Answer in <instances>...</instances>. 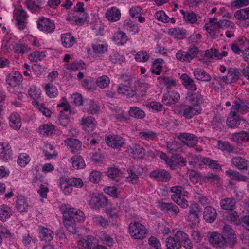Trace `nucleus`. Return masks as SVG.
Here are the masks:
<instances>
[{
  "label": "nucleus",
  "mask_w": 249,
  "mask_h": 249,
  "mask_svg": "<svg viewBox=\"0 0 249 249\" xmlns=\"http://www.w3.org/2000/svg\"><path fill=\"white\" fill-rule=\"evenodd\" d=\"M199 49L197 47L193 46L188 48L187 51L178 50L176 54V58L181 62H189L193 58L197 56Z\"/></svg>",
  "instance_id": "obj_1"
},
{
  "label": "nucleus",
  "mask_w": 249,
  "mask_h": 249,
  "mask_svg": "<svg viewBox=\"0 0 249 249\" xmlns=\"http://www.w3.org/2000/svg\"><path fill=\"white\" fill-rule=\"evenodd\" d=\"M129 230L131 236L135 239L142 240L146 237V229L139 222L130 223Z\"/></svg>",
  "instance_id": "obj_2"
},
{
  "label": "nucleus",
  "mask_w": 249,
  "mask_h": 249,
  "mask_svg": "<svg viewBox=\"0 0 249 249\" xmlns=\"http://www.w3.org/2000/svg\"><path fill=\"white\" fill-rule=\"evenodd\" d=\"M64 220H69L74 222H83L85 219L84 213L75 208L66 209L63 213Z\"/></svg>",
  "instance_id": "obj_3"
},
{
  "label": "nucleus",
  "mask_w": 249,
  "mask_h": 249,
  "mask_svg": "<svg viewBox=\"0 0 249 249\" xmlns=\"http://www.w3.org/2000/svg\"><path fill=\"white\" fill-rule=\"evenodd\" d=\"M209 242L213 247L222 249H225V238L220 233L216 232H209L207 235Z\"/></svg>",
  "instance_id": "obj_4"
},
{
  "label": "nucleus",
  "mask_w": 249,
  "mask_h": 249,
  "mask_svg": "<svg viewBox=\"0 0 249 249\" xmlns=\"http://www.w3.org/2000/svg\"><path fill=\"white\" fill-rule=\"evenodd\" d=\"M108 204L107 199L101 194H93L89 201V204L92 209H99L104 208Z\"/></svg>",
  "instance_id": "obj_5"
},
{
  "label": "nucleus",
  "mask_w": 249,
  "mask_h": 249,
  "mask_svg": "<svg viewBox=\"0 0 249 249\" xmlns=\"http://www.w3.org/2000/svg\"><path fill=\"white\" fill-rule=\"evenodd\" d=\"M186 100L193 106L199 107L203 103V97L199 90L188 91L186 95Z\"/></svg>",
  "instance_id": "obj_6"
},
{
  "label": "nucleus",
  "mask_w": 249,
  "mask_h": 249,
  "mask_svg": "<svg viewBox=\"0 0 249 249\" xmlns=\"http://www.w3.org/2000/svg\"><path fill=\"white\" fill-rule=\"evenodd\" d=\"M149 177L162 182H168L172 178L170 172L163 169H157L152 171L149 174Z\"/></svg>",
  "instance_id": "obj_7"
},
{
  "label": "nucleus",
  "mask_w": 249,
  "mask_h": 249,
  "mask_svg": "<svg viewBox=\"0 0 249 249\" xmlns=\"http://www.w3.org/2000/svg\"><path fill=\"white\" fill-rule=\"evenodd\" d=\"M38 29L47 33H52L55 28L54 22L50 19L41 17L37 22Z\"/></svg>",
  "instance_id": "obj_8"
},
{
  "label": "nucleus",
  "mask_w": 249,
  "mask_h": 249,
  "mask_svg": "<svg viewBox=\"0 0 249 249\" xmlns=\"http://www.w3.org/2000/svg\"><path fill=\"white\" fill-rule=\"evenodd\" d=\"M106 143L110 147L119 149L124 145L125 140L119 135H109L106 137Z\"/></svg>",
  "instance_id": "obj_9"
},
{
  "label": "nucleus",
  "mask_w": 249,
  "mask_h": 249,
  "mask_svg": "<svg viewBox=\"0 0 249 249\" xmlns=\"http://www.w3.org/2000/svg\"><path fill=\"white\" fill-rule=\"evenodd\" d=\"M174 238L179 243L180 246H183L186 249H191L193 244L188 237V234L182 231H178L174 235Z\"/></svg>",
  "instance_id": "obj_10"
},
{
  "label": "nucleus",
  "mask_w": 249,
  "mask_h": 249,
  "mask_svg": "<svg viewBox=\"0 0 249 249\" xmlns=\"http://www.w3.org/2000/svg\"><path fill=\"white\" fill-rule=\"evenodd\" d=\"M178 138L181 142L189 147L196 146L198 142L197 137L192 134L180 133L178 135Z\"/></svg>",
  "instance_id": "obj_11"
},
{
  "label": "nucleus",
  "mask_w": 249,
  "mask_h": 249,
  "mask_svg": "<svg viewBox=\"0 0 249 249\" xmlns=\"http://www.w3.org/2000/svg\"><path fill=\"white\" fill-rule=\"evenodd\" d=\"M179 99L180 95L178 92L169 90L163 95L162 102L164 105L170 106L177 103Z\"/></svg>",
  "instance_id": "obj_12"
},
{
  "label": "nucleus",
  "mask_w": 249,
  "mask_h": 249,
  "mask_svg": "<svg viewBox=\"0 0 249 249\" xmlns=\"http://www.w3.org/2000/svg\"><path fill=\"white\" fill-rule=\"evenodd\" d=\"M139 170H140V168L138 166L127 169V172L128 176L126 178V180L131 184H137L139 181L138 176L141 174ZM141 170H142V169H141Z\"/></svg>",
  "instance_id": "obj_13"
},
{
  "label": "nucleus",
  "mask_w": 249,
  "mask_h": 249,
  "mask_svg": "<svg viewBox=\"0 0 249 249\" xmlns=\"http://www.w3.org/2000/svg\"><path fill=\"white\" fill-rule=\"evenodd\" d=\"M84 109L89 114H96L100 110V107L93 100L86 99L84 102Z\"/></svg>",
  "instance_id": "obj_14"
},
{
  "label": "nucleus",
  "mask_w": 249,
  "mask_h": 249,
  "mask_svg": "<svg viewBox=\"0 0 249 249\" xmlns=\"http://www.w3.org/2000/svg\"><path fill=\"white\" fill-rule=\"evenodd\" d=\"M202 108L200 107H194L192 106H185L182 109V115L185 119H190L200 114Z\"/></svg>",
  "instance_id": "obj_15"
},
{
  "label": "nucleus",
  "mask_w": 249,
  "mask_h": 249,
  "mask_svg": "<svg viewBox=\"0 0 249 249\" xmlns=\"http://www.w3.org/2000/svg\"><path fill=\"white\" fill-rule=\"evenodd\" d=\"M217 216L216 210L211 206H206L203 211L204 219L208 223L214 221Z\"/></svg>",
  "instance_id": "obj_16"
},
{
  "label": "nucleus",
  "mask_w": 249,
  "mask_h": 249,
  "mask_svg": "<svg viewBox=\"0 0 249 249\" xmlns=\"http://www.w3.org/2000/svg\"><path fill=\"white\" fill-rule=\"evenodd\" d=\"M158 207L162 212L168 213H172L177 215L179 212L178 207L172 203L159 202Z\"/></svg>",
  "instance_id": "obj_17"
},
{
  "label": "nucleus",
  "mask_w": 249,
  "mask_h": 249,
  "mask_svg": "<svg viewBox=\"0 0 249 249\" xmlns=\"http://www.w3.org/2000/svg\"><path fill=\"white\" fill-rule=\"evenodd\" d=\"M231 163L233 166L240 170H247L249 166V162L245 159L240 156L232 158Z\"/></svg>",
  "instance_id": "obj_18"
},
{
  "label": "nucleus",
  "mask_w": 249,
  "mask_h": 249,
  "mask_svg": "<svg viewBox=\"0 0 249 249\" xmlns=\"http://www.w3.org/2000/svg\"><path fill=\"white\" fill-rule=\"evenodd\" d=\"M12 152L11 147L6 143H0V159L7 161L12 159Z\"/></svg>",
  "instance_id": "obj_19"
},
{
  "label": "nucleus",
  "mask_w": 249,
  "mask_h": 249,
  "mask_svg": "<svg viewBox=\"0 0 249 249\" xmlns=\"http://www.w3.org/2000/svg\"><path fill=\"white\" fill-rule=\"evenodd\" d=\"M17 25L20 30L24 29L26 25L27 14L23 9L18 10L15 14Z\"/></svg>",
  "instance_id": "obj_20"
},
{
  "label": "nucleus",
  "mask_w": 249,
  "mask_h": 249,
  "mask_svg": "<svg viewBox=\"0 0 249 249\" xmlns=\"http://www.w3.org/2000/svg\"><path fill=\"white\" fill-rule=\"evenodd\" d=\"M61 41L62 46L66 48H71L76 43V39L70 32L62 34Z\"/></svg>",
  "instance_id": "obj_21"
},
{
  "label": "nucleus",
  "mask_w": 249,
  "mask_h": 249,
  "mask_svg": "<svg viewBox=\"0 0 249 249\" xmlns=\"http://www.w3.org/2000/svg\"><path fill=\"white\" fill-rule=\"evenodd\" d=\"M22 79V75L18 71H15L7 75L6 82L10 86L15 87L20 84Z\"/></svg>",
  "instance_id": "obj_22"
},
{
  "label": "nucleus",
  "mask_w": 249,
  "mask_h": 249,
  "mask_svg": "<svg viewBox=\"0 0 249 249\" xmlns=\"http://www.w3.org/2000/svg\"><path fill=\"white\" fill-rule=\"evenodd\" d=\"M231 139L237 143H242L249 141V133L245 131L231 135Z\"/></svg>",
  "instance_id": "obj_23"
},
{
  "label": "nucleus",
  "mask_w": 249,
  "mask_h": 249,
  "mask_svg": "<svg viewBox=\"0 0 249 249\" xmlns=\"http://www.w3.org/2000/svg\"><path fill=\"white\" fill-rule=\"evenodd\" d=\"M65 143L73 153H79L82 150V143L78 139L74 138H68L65 141Z\"/></svg>",
  "instance_id": "obj_24"
},
{
  "label": "nucleus",
  "mask_w": 249,
  "mask_h": 249,
  "mask_svg": "<svg viewBox=\"0 0 249 249\" xmlns=\"http://www.w3.org/2000/svg\"><path fill=\"white\" fill-rule=\"evenodd\" d=\"M128 153L133 155L134 158H143L145 155V150L140 145L132 143L127 148Z\"/></svg>",
  "instance_id": "obj_25"
},
{
  "label": "nucleus",
  "mask_w": 249,
  "mask_h": 249,
  "mask_svg": "<svg viewBox=\"0 0 249 249\" xmlns=\"http://www.w3.org/2000/svg\"><path fill=\"white\" fill-rule=\"evenodd\" d=\"M106 18L109 21L115 22L119 20L121 13L119 9L116 7H112L107 9L105 14Z\"/></svg>",
  "instance_id": "obj_26"
},
{
  "label": "nucleus",
  "mask_w": 249,
  "mask_h": 249,
  "mask_svg": "<svg viewBox=\"0 0 249 249\" xmlns=\"http://www.w3.org/2000/svg\"><path fill=\"white\" fill-rule=\"evenodd\" d=\"M225 174L232 180L238 182H247L248 180L247 176L242 175L237 171L230 169L226 171Z\"/></svg>",
  "instance_id": "obj_27"
},
{
  "label": "nucleus",
  "mask_w": 249,
  "mask_h": 249,
  "mask_svg": "<svg viewBox=\"0 0 249 249\" xmlns=\"http://www.w3.org/2000/svg\"><path fill=\"white\" fill-rule=\"evenodd\" d=\"M59 185L61 190L66 195H70L72 191V187L68 178L61 177L59 179Z\"/></svg>",
  "instance_id": "obj_28"
},
{
  "label": "nucleus",
  "mask_w": 249,
  "mask_h": 249,
  "mask_svg": "<svg viewBox=\"0 0 249 249\" xmlns=\"http://www.w3.org/2000/svg\"><path fill=\"white\" fill-rule=\"evenodd\" d=\"M180 79L183 85L188 91L197 89V87L195 84L194 81L187 74H182L180 76Z\"/></svg>",
  "instance_id": "obj_29"
},
{
  "label": "nucleus",
  "mask_w": 249,
  "mask_h": 249,
  "mask_svg": "<svg viewBox=\"0 0 249 249\" xmlns=\"http://www.w3.org/2000/svg\"><path fill=\"white\" fill-rule=\"evenodd\" d=\"M136 87H138V88L135 89H132L130 92V93L128 95V97L132 98L134 96L137 97H142L145 95V89L144 87V84H140L139 81H137L135 84Z\"/></svg>",
  "instance_id": "obj_30"
},
{
  "label": "nucleus",
  "mask_w": 249,
  "mask_h": 249,
  "mask_svg": "<svg viewBox=\"0 0 249 249\" xmlns=\"http://www.w3.org/2000/svg\"><path fill=\"white\" fill-rule=\"evenodd\" d=\"M16 208L18 212L21 213L28 211L29 205L25 196L18 195Z\"/></svg>",
  "instance_id": "obj_31"
},
{
  "label": "nucleus",
  "mask_w": 249,
  "mask_h": 249,
  "mask_svg": "<svg viewBox=\"0 0 249 249\" xmlns=\"http://www.w3.org/2000/svg\"><path fill=\"white\" fill-rule=\"evenodd\" d=\"M9 125L14 129H19L21 125V119L17 113H13L9 117Z\"/></svg>",
  "instance_id": "obj_32"
},
{
  "label": "nucleus",
  "mask_w": 249,
  "mask_h": 249,
  "mask_svg": "<svg viewBox=\"0 0 249 249\" xmlns=\"http://www.w3.org/2000/svg\"><path fill=\"white\" fill-rule=\"evenodd\" d=\"M193 73L195 78L198 80L209 82L211 79L210 75L204 70L200 68L195 69Z\"/></svg>",
  "instance_id": "obj_33"
},
{
  "label": "nucleus",
  "mask_w": 249,
  "mask_h": 249,
  "mask_svg": "<svg viewBox=\"0 0 249 249\" xmlns=\"http://www.w3.org/2000/svg\"><path fill=\"white\" fill-rule=\"evenodd\" d=\"M241 118L238 114L229 113L226 124L230 128L237 127L240 124Z\"/></svg>",
  "instance_id": "obj_34"
},
{
  "label": "nucleus",
  "mask_w": 249,
  "mask_h": 249,
  "mask_svg": "<svg viewBox=\"0 0 249 249\" xmlns=\"http://www.w3.org/2000/svg\"><path fill=\"white\" fill-rule=\"evenodd\" d=\"M95 119L91 117H88L86 118H82L81 124L85 130L89 132L93 130L95 127Z\"/></svg>",
  "instance_id": "obj_35"
},
{
  "label": "nucleus",
  "mask_w": 249,
  "mask_h": 249,
  "mask_svg": "<svg viewBox=\"0 0 249 249\" xmlns=\"http://www.w3.org/2000/svg\"><path fill=\"white\" fill-rule=\"evenodd\" d=\"M236 202L233 198H226L221 200L220 204L223 210L232 211L235 208Z\"/></svg>",
  "instance_id": "obj_36"
},
{
  "label": "nucleus",
  "mask_w": 249,
  "mask_h": 249,
  "mask_svg": "<svg viewBox=\"0 0 249 249\" xmlns=\"http://www.w3.org/2000/svg\"><path fill=\"white\" fill-rule=\"evenodd\" d=\"M39 233L41 240L46 242L51 241L54 236L53 231L47 228H40Z\"/></svg>",
  "instance_id": "obj_37"
},
{
  "label": "nucleus",
  "mask_w": 249,
  "mask_h": 249,
  "mask_svg": "<svg viewBox=\"0 0 249 249\" xmlns=\"http://www.w3.org/2000/svg\"><path fill=\"white\" fill-rule=\"evenodd\" d=\"M97 236L103 244L110 247L113 245L114 241L113 238L105 231L99 232Z\"/></svg>",
  "instance_id": "obj_38"
},
{
  "label": "nucleus",
  "mask_w": 249,
  "mask_h": 249,
  "mask_svg": "<svg viewBox=\"0 0 249 249\" xmlns=\"http://www.w3.org/2000/svg\"><path fill=\"white\" fill-rule=\"evenodd\" d=\"M12 214V211L9 206L4 204L0 206V220L1 221H6Z\"/></svg>",
  "instance_id": "obj_39"
},
{
  "label": "nucleus",
  "mask_w": 249,
  "mask_h": 249,
  "mask_svg": "<svg viewBox=\"0 0 249 249\" xmlns=\"http://www.w3.org/2000/svg\"><path fill=\"white\" fill-rule=\"evenodd\" d=\"M204 28L209 34V36L213 38H216V34L219 32V29L220 28L218 25V22L216 24H205Z\"/></svg>",
  "instance_id": "obj_40"
},
{
  "label": "nucleus",
  "mask_w": 249,
  "mask_h": 249,
  "mask_svg": "<svg viewBox=\"0 0 249 249\" xmlns=\"http://www.w3.org/2000/svg\"><path fill=\"white\" fill-rule=\"evenodd\" d=\"M113 40L118 45H123L126 43L128 37L126 34L122 31L115 33L112 36Z\"/></svg>",
  "instance_id": "obj_41"
},
{
  "label": "nucleus",
  "mask_w": 249,
  "mask_h": 249,
  "mask_svg": "<svg viewBox=\"0 0 249 249\" xmlns=\"http://www.w3.org/2000/svg\"><path fill=\"white\" fill-rule=\"evenodd\" d=\"M70 162L72 163V166L76 169H83L86 166L82 157L80 155H75L71 157Z\"/></svg>",
  "instance_id": "obj_42"
},
{
  "label": "nucleus",
  "mask_w": 249,
  "mask_h": 249,
  "mask_svg": "<svg viewBox=\"0 0 249 249\" xmlns=\"http://www.w3.org/2000/svg\"><path fill=\"white\" fill-rule=\"evenodd\" d=\"M128 114L130 117L139 119H142L145 116L144 111L136 107H131L128 111Z\"/></svg>",
  "instance_id": "obj_43"
},
{
  "label": "nucleus",
  "mask_w": 249,
  "mask_h": 249,
  "mask_svg": "<svg viewBox=\"0 0 249 249\" xmlns=\"http://www.w3.org/2000/svg\"><path fill=\"white\" fill-rule=\"evenodd\" d=\"M235 18L240 20L249 19V7L236 11L234 14Z\"/></svg>",
  "instance_id": "obj_44"
},
{
  "label": "nucleus",
  "mask_w": 249,
  "mask_h": 249,
  "mask_svg": "<svg viewBox=\"0 0 249 249\" xmlns=\"http://www.w3.org/2000/svg\"><path fill=\"white\" fill-rule=\"evenodd\" d=\"M241 71L239 69H230L228 71V75L230 79L229 83L236 82L239 78Z\"/></svg>",
  "instance_id": "obj_45"
},
{
  "label": "nucleus",
  "mask_w": 249,
  "mask_h": 249,
  "mask_svg": "<svg viewBox=\"0 0 249 249\" xmlns=\"http://www.w3.org/2000/svg\"><path fill=\"white\" fill-rule=\"evenodd\" d=\"M166 147L168 152L173 154L174 152H179L181 150V144L176 141L167 142Z\"/></svg>",
  "instance_id": "obj_46"
},
{
  "label": "nucleus",
  "mask_w": 249,
  "mask_h": 249,
  "mask_svg": "<svg viewBox=\"0 0 249 249\" xmlns=\"http://www.w3.org/2000/svg\"><path fill=\"white\" fill-rule=\"evenodd\" d=\"M110 79L107 75H102L98 77L96 80V84L100 89H105L108 87Z\"/></svg>",
  "instance_id": "obj_47"
},
{
  "label": "nucleus",
  "mask_w": 249,
  "mask_h": 249,
  "mask_svg": "<svg viewBox=\"0 0 249 249\" xmlns=\"http://www.w3.org/2000/svg\"><path fill=\"white\" fill-rule=\"evenodd\" d=\"M167 249H180L181 246L174 236H169L166 239Z\"/></svg>",
  "instance_id": "obj_48"
},
{
  "label": "nucleus",
  "mask_w": 249,
  "mask_h": 249,
  "mask_svg": "<svg viewBox=\"0 0 249 249\" xmlns=\"http://www.w3.org/2000/svg\"><path fill=\"white\" fill-rule=\"evenodd\" d=\"M91 47L95 53L102 54L107 52L108 46L107 45L95 43L91 44Z\"/></svg>",
  "instance_id": "obj_49"
},
{
  "label": "nucleus",
  "mask_w": 249,
  "mask_h": 249,
  "mask_svg": "<svg viewBox=\"0 0 249 249\" xmlns=\"http://www.w3.org/2000/svg\"><path fill=\"white\" fill-rule=\"evenodd\" d=\"M64 226L68 231L72 234H77L78 233V227L75 222L69 220H65Z\"/></svg>",
  "instance_id": "obj_50"
},
{
  "label": "nucleus",
  "mask_w": 249,
  "mask_h": 249,
  "mask_svg": "<svg viewBox=\"0 0 249 249\" xmlns=\"http://www.w3.org/2000/svg\"><path fill=\"white\" fill-rule=\"evenodd\" d=\"M46 94L50 98H54L58 95V91L56 87L50 83L46 84L45 86Z\"/></svg>",
  "instance_id": "obj_51"
},
{
  "label": "nucleus",
  "mask_w": 249,
  "mask_h": 249,
  "mask_svg": "<svg viewBox=\"0 0 249 249\" xmlns=\"http://www.w3.org/2000/svg\"><path fill=\"white\" fill-rule=\"evenodd\" d=\"M184 188L180 185L173 186L170 188V192L174 194L171 196V199L173 200L182 197V193Z\"/></svg>",
  "instance_id": "obj_52"
},
{
  "label": "nucleus",
  "mask_w": 249,
  "mask_h": 249,
  "mask_svg": "<svg viewBox=\"0 0 249 249\" xmlns=\"http://www.w3.org/2000/svg\"><path fill=\"white\" fill-rule=\"evenodd\" d=\"M92 217L93 223L96 225L106 228L108 225V220L101 215H93Z\"/></svg>",
  "instance_id": "obj_53"
},
{
  "label": "nucleus",
  "mask_w": 249,
  "mask_h": 249,
  "mask_svg": "<svg viewBox=\"0 0 249 249\" xmlns=\"http://www.w3.org/2000/svg\"><path fill=\"white\" fill-rule=\"evenodd\" d=\"M169 33L175 38L182 39L185 37V32L183 29L175 28L169 30Z\"/></svg>",
  "instance_id": "obj_54"
},
{
  "label": "nucleus",
  "mask_w": 249,
  "mask_h": 249,
  "mask_svg": "<svg viewBox=\"0 0 249 249\" xmlns=\"http://www.w3.org/2000/svg\"><path fill=\"white\" fill-rule=\"evenodd\" d=\"M201 161L204 165H207L211 169H219L221 168L220 165L216 160H211L209 158H203Z\"/></svg>",
  "instance_id": "obj_55"
},
{
  "label": "nucleus",
  "mask_w": 249,
  "mask_h": 249,
  "mask_svg": "<svg viewBox=\"0 0 249 249\" xmlns=\"http://www.w3.org/2000/svg\"><path fill=\"white\" fill-rule=\"evenodd\" d=\"M54 126L53 125H48V124H43L39 126V132L42 135H52L53 132Z\"/></svg>",
  "instance_id": "obj_56"
},
{
  "label": "nucleus",
  "mask_w": 249,
  "mask_h": 249,
  "mask_svg": "<svg viewBox=\"0 0 249 249\" xmlns=\"http://www.w3.org/2000/svg\"><path fill=\"white\" fill-rule=\"evenodd\" d=\"M184 19L187 23L194 24L198 20L197 15L192 11H187L184 14Z\"/></svg>",
  "instance_id": "obj_57"
},
{
  "label": "nucleus",
  "mask_w": 249,
  "mask_h": 249,
  "mask_svg": "<svg viewBox=\"0 0 249 249\" xmlns=\"http://www.w3.org/2000/svg\"><path fill=\"white\" fill-rule=\"evenodd\" d=\"M102 176V172L98 170H93L90 173L89 180L93 183H98L101 180Z\"/></svg>",
  "instance_id": "obj_58"
},
{
  "label": "nucleus",
  "mask_w": 249,
  "mask_h": 249,
  "mask_svg": "<svg viewBox=\"0 0 249 249\" xmlns=\"http://www.w3.org/2000/svg\"><path fill=\"white\" fill-rule=\"evenodd\" d=\"M33 105L37 108V109L42 113V114L47 117H50L52 114V111L48 108L45 107L43 104H39L36 101H34L32 102Z\"/></svg>",
  "instance_id": "obj_59"
},
{
  "label": "nucleus",
  "mask_w": 249,
  "mask_h": 249,
  "mask_svg": "<svg viewBox=\"0 0 249 249\" xmlns=\"http://www.w3.org/2000/svg\"><path fill=\"white\" fill-rule=\"evenodd\" d=\"M46 57L44 52L43 51H35L33 52L29 55V59L30 61L34 62H37L44 59Z\"/></svg>",
  "instance_id": "obj_60"
},
{
  "label": "nucleus",
  "mask_w": 249,
  "mask_h": 249,
  "mask_svg": "<svg viewBox=\"0 0 249 249\" xmlns=\"http://www.w3.org/2000/svg\"><path fill=\"white\" fill-rule=\"evenodd\" d=\"M158 79L162 81L166 86L167 89H170L172 87L176 86V82L175 80L171 77L168 76H160L158 78Z\"/></svg>",
  "instance_id": "obj_61"
},
{
  "label": "nucleus",
  "mask_w": 249,
  "mask_h": 249,
  "mask_svg": "<svg viewBox=\"0 0 249 249\" xmlns=\"http://www.w3.org/2000/svg\"><path fill=\"white\" fill-rule=\"evenodd\" d=\"M122 172L120 170L115 166L109 168L107 172V176L113 180H115V178L120 176Z\"/></svg>",
  "instance_id": "obj_62"
},
{
  "label": "nucleus",
  "mask_w": 249,
  "mask_h": 249,
  "mask_svg": "<svg viewBox=\"0 0 249 249\" xmlns=\"http://www.w3.org/2000/svg\"><path fill=\"white\" fill-rule=\"evenodd\" d=\"M166 163L172 170H175L177 167H179L178 155H175L169 158Z\"/></svg>",
  "instance_id": "obj_63"
},
{
  "label": "nucleus",
  "mask_w": 249,
  "mask_h": 249,
  "mask_svg": "<svg viewBox=\"0 0 249 249\" xmlns=\"http://www.w3.org/2000/svg\"><path fill=\"white\" fill-rule=\"evenodd\" d=\"M30 158L29 156L25 153L20 154L17 160V163L21 167H25L30 161Z\"/></svg>",
  "instance_id": "obj_64"
}]
</instances>
